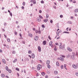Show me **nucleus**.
<instances>
[{
	"label": "nucleus",
	"instance_id": "f257e3e1",
	"mask_svg": "<svg viewBox=\"0 0 78 78\" xmlns=\"http://www.w3.org/2000/svg\"><path fill=\"white\" fill-rule=\"evenodd\" d=\"M60 49H62V50H64V48H65V44H63V45H62V46L59 47Z\"/></svg>",
	"mask_w": 78,
	"mask_h": 78
},
{
	"label": "nucleus",
	"instance_id": "f03ea898",
	"mask_svg": "<svg viewBox=\"0 0 78 78\" xmlns=\"http://www.w3.org/2000/svg\"><path fill=\"white\" fill-rule=\"evenodd\" d=\"M72 67L74 69H77V68H78V65L76 66L75 64H73L72 65Z\"/></svg>",
	"mask_w": 78,
	"mask_h": 78
},
{
	"label": "nucleus",
	"instance_id": "7ed1b4c3",
	"mask_svg": "<svg viewBox=\"0 0 78 78\" xmlns=\"http://www.w3.org/2000/svg\"><path fill=\"white\" fill-rule=\"evenodd\" d=\"M35 33L37 34L38 33V34H41V30L38 31L37 30H36Z\"/></svg>",
	"mask_w": 78,
	"mask_h": 78
},
{
	"label": "nucleus",
	"instance_id": "20e7f679",
	"mask_svg": "<svg viewBox=\"0 0 78 78\" xmlns=\"http://www.w3.org/2000/svg\"><path fill=\"white\" fill-rule=\"evenodd\" d=\"M34 39L35 41H36L38 40V39H39V37H38V36H36L35 37Z\"/></svg>",
	"mask_w": 78,
	"mask_h": 78
},
{
	"label": "nucleus",
	"instance_id": "39448f33",
	"mask_svg": "<svg viewBox=\"0 0 78 78\" xmlns=\"http://www.w3.org/2000/svg\"><path fill=\"white\" fill-rule=\"evenodd\" d=\"M37 48H38V51H39V52H41V47L38 46V47Z\"/></svg>",
	"mask_w": 78,
	"mask_h": 78
},
{
	"label": "nucleus",
	"instance_id": "423d86ee",
	"mask_svg": "<svg viewBox=\"0 0 78 78\" xmlns=\"http://www.w3.org/2000/svg\"><path fill=\"white\" fill-rule=\"evenodd\" d=\"M61 32V30H60L58 32H56V33L57 34V36H59V33Z\"/></svg>",
	"mask_w": 78,
	"mask_h": 78
},
{
	"label": "nucleus",
	"instance_id": "0eeeda50",
	"mask_svg": "<svg viewBox=\"0 0 78 78\" xmlns=\"http://www.w3.org/2000/svg\"><path fill=\"white\" fill-rule=\"evenodd\" d=\"M43 45H46L47 44V41H44L43 42Z\"/></svg>",
	"mask_w": 78,
	"mask_h": 78
},
{
	"label": "nucleus",
	"instance_id": "6e6552de",
	"mask_svg": "<svg viewBox=\"0 0 78 78\" xmlns=\"http://www.w3.org/2000/svg\"><path fill=\"white\" fill-rule=\"evenodd\" d=\"M35 55H34V54L32 53V58H33V59L35 57Z\"/></svg>",
	"mask_w": 78,
	"mask_h": 78
},
{
	"label": "nucleus",
	"instance_id": "1a4fd4ad",
	"mask_svg": "<svg viewBox=\"0 0 78 78\" xmlns=\"http://www.w3.org/2000/svg\"><path fill=\"white\" fill-rule=\"evenodd\" d=\"M41 74L43 76H45V73L44 72H42Z\"/></svg>",
	"mask_w": 78,
	"mask_h": 78
},
{
	"label": "nucleus",
	"instance_id": "9d476101",
	"mask_svg": "<svg viewBox=\"0 0 78 78\" xmlns=\"http://www.w3.org/2000/svg\"><path fill=\"white\" fill-rule=\"evenodd\" d=\"M66 56L67 58H69V57H71V55H70V54H69L68 55H67Z\"/></svg>",
	"mask_w": 78,
	"mask_h": 78
},
{
	"label": "nucleus",
	"instance_id": "9b49d317",
	"mask_svg": "<svg viewBox=\"0 0 78 78\" xmlns=\"http://www.w3.org/2000/svg\"><path fill=\"white\" fill-rule=\"evenodd\" d=\"M68 49L69 51H72V49L70 48L69 47L68 48Z\"/></svg>",
	"mask_w": 78,
	"mask_h": 78
},
{
	"label": "nucleus",
	"instance_id": "f8f14e48",
	"mask_svg": "<svg viewBox=\"0 0 78 78\" xmlns=\"http://www.w3.org/2000/svg\"><path fill=\"white\" fill-rule=\"evenodd\" d=\"M67 23H69V24H72V22L70 21H68L67 22Z\"/></svg>",
	"mask_w": 78,
	"mask_h": 78
},
{
	"label": "nucleus",
	"instance_id": "ddd939ff",
	"mask_svg": "<svg viewBox=\"0 0 78 78\" xmlns=\"http://www.w3.org/2000/svg\"><path fill=\"white\" fill-rule=\"evenodd\" d=\"M2 62L4 63V64L6 63V62L5 61V60L4 59H2Z\"/></svg>",
	"mask_w": 78,
	"mask_h": 78
},
{
	"label": "nucleus",
	"instance_id": "4468645a",
	"mask_svg": "<svg viewBox=\"0 0 78 78\" xmlns=\"http://www.w3.org/2000/svg\"><path fill=\"white\" fill-rule=\"evenodd\" d=\"M28 36H30V37H33V35H32V34H28Z\"/></svg>",
	"mask_w": 78,
	"mask_h": 78
},
{
	"label": "nucleus",
	"instance_id": "2eb2a0df",
	"mask_svg": "<svg viewBox=\"0 0 78 78\" xmlns=\"http://www.w3.org/2000/svg\"><path fill=\"white\" fill-rule=\"evenodd\" d=\"M78 12V9H76L74 10V12Z\"/></svg>",
	"mask_w": 78,
	"mask_h": 78
},
{
	"label": "nucleus",
	"instance_id": "dca6fc26",
	"mask_svg": "<svg viewBox=\"0 0 78 78\" xmlns=\"http://www.w3.org/2000/svg\"><path fill=\"white\" fill-rule=\"evenodd\" d=\"M58 71H54V73H55V75L58 74Z\"/></svg>",
	"mask_w": 78,
	"mask_h": 78
},
{
	"label": "nucleus",
	"instance_id": "f3484780",
	"mask_svg": "<svg viewBox=\"0 0 78 78\" xmlns=\"http://www.w3.org/2000/svg\"><path fill=\"white\" fill-rule=\"evenodd\" d=\"M56 65L57 66H59V63L58 62H56Z\"/></svg>",
	"mask_w": 78,
	"mask_h": 78
},
{
	"label": "nucleus",
	"instance_id": "a211bd4d",
	"mask_svg": "<svg viewBox=\"0 0 78 78\" xmlns=\"http://www.w3.org/2000/svg\"><path fill=\"white\" fill-rule=\"evenodd\" d=\"M60 59L61 60H62V61H63V60H64V58L62 57H61L60 58Z\"/></svg>",
	"mask_w": 78,
	"mask_h": 78
},
{
	"label": "nucleus",
	"instance_id": "6ab92c4d",
	"mask_svg": "<svg viewBox=\"0 0 78 78\" xmlns=\"http://www.w3.org/2000/svg\"><path fill=\"white\" fill-rule=\"evenodd\" d=\"M46 64H50V61L49 60L47 61L46 62Z\"/></svg>",
	"mask_w": 78,
	"mask_h": 78
},
{
	"label": "nucleus",
	"instance_id": "aec40b11",
	"mask_svg": "<svg viewBox=\"0 0 78 78\" xmlns=\"http://www.w3.org/2000/svg\"><path fill=\"white\" fill-rule=\"evenodd\" d=\"M25 61H29V58H26L24 59Z\"/></svg>",
	"mask_w": 78,
	"mask_h": 78
},
{
	"label": "nucleus",
	"instance_id": "412c9836",
	"mask_svg": "<svg viewBox=\"0 0 78 78\" xmlns=\"http://www.w3.org/2000/svg\"><path fill=\"white\" fill-rule=\"evenodd\" d=\"M37 20H38V22H41V19L40 18H37Z\"/></svg>",
	"mask_w": 78,
	"mask_h": 78
},
{
	"label": "nucleus",
	"instance_id": "4be33fe9",
	"mask_svg": "<svg viewBox=\"0 0 78 78\" xmlns=\"http://www.w3.org/2000/svg\"><path fill=\"white\" fill-rule=\"evenodd\" d=\"M33 4H36V0H33Z\"/></svg>",
	"mask_w": 78,
	"mask_h": 78
},
{
	"label": "nucleus",
	"instance_id": "5701e85b",
	"mask_svg": "<svg viewBox=\"0 0 78 78\" xmlns=\"http://www.w3.org/2000/svg\"><path fill=\"white\" fill-rule=\"evenodd\" d=\"M47 21H48V19H47L46 20H44V21L45 22V23H46V22H47Z\"/></svg>",
	"mask_w": 78,
	"mask_h": 78
},
{
	"label": "nucleus",
	"instance_id": "b1692460",
	"mask_svg": "<svg viewBox=\"0 0 78 78\" xmlns=\"http://www.w3.org/2000/svg\"><path fill=\"white\" fill-rule=\"evenodd\" d=\"M5 69H6V70H7V71H8L9 69H8V66H6L5 67Z\"/></svg>",
	"mask_w": 78,
	"mask_h": 78
},
{
	"label": "nucleus",
	"instance_id": "393cba45",
	"mask_svg": "<svg viewBox=\"0 0 78 78\" xmlns=\"http://www.w3.org/2000/svg\"><path fill=\"white\" fill-rule=\"evenodd\" d=\"M49 17V15H48V14H47L46 15V17L47 19H48V18Z\"/></svg>",
	"mask_w": 78,
	"mask_h": 78
},
{
	"label": "nucleus",
	"instance_id": "a878e982",
	"mask_svg": "<svg viewBox=\"0 0 78 78\" xmlns=\"http://www.w3.org/2000/svg\"><path fill=\"white\" fill-rule=\"evenodd\" d=\"M63 33H66L67 34H69V32L64 31L63 32Z\"/></svg>",
	"mask_w": 78,
	"mask_h": 78
},
{
	"label": "nucleus",
	"instance_id": "bb28decb",
	"mask_svg": "<svg viewBox=\"0 0 78 78\" xmlns=\"http://www.w3.org/2000/svg\"><path fill=\"white\" fill-rule=\"evenodd\" d=\"M17 61V59H16L15 60L13 61V63H15V62H16Z\"/></svg>",
	"mask_w": 78,
	"mask_h": 78
},
{
	"label": "nucleus",
	"instance_id": "cd10ccee",
	"mask_svg": "<svg viewBox=\"0 0 78 78\" xmlns=\"http://www.w3.org/2000/svg\"><path fill=\"white\" fill-rule=\"evenodd\" d=\"M66 64H65L64 65V67L65 69H66V70H67V69L66 68Z\"/></svg>",
	"mask_w": 78,
	"mask_h": 78
},
{
	"label": "nucleus",
	"instance_id": "c85d7f7f",
	"mask_svg": "<svg viewBox=\"0 0 78 78\" xmlns=\"http://www.w3.org/2000/svg\"><path fill=\"white\" fill-rule=\"evenodd\" d=\"M7 71L8 72H9V73H11V72H12L11 70V69H9V70H8V71Z\"/></svg>",
	"mask_w": 78,
	"mask_h": 78
},
{
	"label": "nucleus",
	"instance_id": "c756f323",
	"mask_svg": "<svg viewBox=\"0 0 78 78\" xmlns=\"http://www.w3.org/2000/svg\"><path fill=\"white\" fill-rule=\"evenodd\" d=\"M39 16L40 19H43V17L42 16H41V15H39Z\"/></svg>",
	"mask_w": 78,
	"mask_h": 78
},
{
	"label": "nucleus",
	"instance_id": "7c9ffc66",
	"mask_svg": "<svg viewBox=\"0 0 78 78\" xmlns=\"http://www.w3.org/2000/svg\"><path fill=\"white\" fill-rule=\"evenodd\" d=\"M52 44V42H51V41L49 43L50 46H51Z\"/></svg>",
	"mask_w": 78,
	"mask_h": 78
},
{
	"label": "nucleus",
	"instance_id": "2f4dec72",
	"mask_svg": "<svg viewBox=\"0 0 78 78\" xmlns=\"http://www.w3.org/2000/svg\"><path fill=\"white\" fill-rule=\"evenodd\" d=\"M1 76L2 77H5V75H4V74H1Z\"/></svg>",
	"mask_w": 78,
	"mask_h": 78
},
{
	"label": "nucleus",
	"instance_id": "473e14b6",
	"mask_svg": "<svg viewBox=\"0 0 78 78\" xmlns=\"http://www.w3.org/2000/svg\"><path fill=\"white\" fill-rule=\"evenodd\" d=\"M72 57V59L73 60V59H74V55H73L71 56Z\"/></svg>",
	"mask_w": 78,
	"mask_h": 78
},
{
	"label": "nucleus",
	"instance_id": "72a5a7b5",
	"mask_svg": "<svg viewBox=\"0 0 78 78\" xmlns=\"http://www.w3.org/2000/svg\"><path fill=\"white\" fill-rule=\"evenodd\" d=\"M7 41L9 42H10V39H9V38H7Z\"/></svg>",
	"mask_w": 78,
	"mask_h": 78
},
{
	"label": "nucleus",
	"instance_id": "f704fd0d",
	"mask_svg": "<svg viewBox=\"0 0 78 78\" xmlns=\"http://www.w3.org/2000/svg\"><path fill=\"white\" fill-rule=\"evenodd\" d=\"M28 52L29 54H31V51L29 50Z\"/></svg>",
	"mask_w": 78,
	"mask_h": 78
},
{
	"label": "nucleus",
	"instance_id": "c9c22d12",
	"mask_svg": "<svg viewBox=\"0 0 78 78\" xmlns=\"http://www.w3.org/2000/svg\"><path fill=\"white\" fill-rule=\"evenodd\" d=\"M47 67L48 69H50V65H48Z\"/></svg>",
	"mask_w": 78,
	"mask_h": 78
},
{
	"label": "nucleus",
	"instance_id": "e433bc0d",
	"mask_svg": "<svg viewBox=\"0 0 78 78\" xmlns=\"http://www.w3.org/2000/svg\"><path fill=\"white\" fill-rule=\"evenodd\" d=\"M12 53L13 54H16V51H12Z\"/></svg>",
	"mask_w": 78,
	"mask_h": 78
},
{
	"label": "nucleus",
	"instance_id": "4c0bfd02",
	"mask_svg": "<svg viewBox=\"0 0 78 78\" xmlns=\"http://www.w3.org/2000/svg\"><path fill=\"white\" fill-rule=\"evenodd\" d=\"M37 70H40V67H38L37 68Z\"/></svg>",
	"mask_w": 78,
	"mask_h": 78
},
{
	"label": "nucleus",
	"instance_id": "58836bf2",
	"mask_svg": "<svg viewBox=\"0 0 78 78\" xmlns=\"http://www.w3.org/2000/svg\"><path fill=\"white\" fill-rule=\"evenodd\" d=\"M16 70H17V71H19V69L18 68H16Z\"/></svg>",
	"mask_w": 78,
	"mask_h": 78
},
{
	"label": "nucleus",
	"instance_id": "ea45409f",
	"mask_svg": "<svg viewBox=\"0 0 78 78\" xmlns=\"http://www.w3.org/2000/svg\"><path fill=\"white\" fill-rule=\"evenodd\" d=\"M4 26H6V25H7V24L6 23H4Z\"/></svg>",
	"mask_w": 78,
	"mask_h": 78
},
{
	"label": "nucleus",
	"instance_id": "a19ab883",
	"mask_svg": "<svg viewBox=\"0 0 78 78\" xmlns=\"http://www.w3.org/2000/svg\"><path fill=\"white\" fill-rule=\"evenodd\" d=\"M72 54H73V56H75V55H76L75 53L74 52H73Z\"/></svg>",
	"mask_w": 78,
	"mask_h": 78
},
{
	"label": "nucleus",
	"instance_id": "79ce46f5",
	"mask_svg": "<svg viewBox=\"0 0 78 78\" xmlns=\"http://www.w3.org/2000/svg\"><path fill=\"white\" fill-rule=\"evenodd\" d=\"M54 50L55 51H56L57 50V49L56 48V46L55 47Z\"/></svg>",
	"mask_w": 78,
	"mask_h": 78
},
{
	"label": "nucleus",
	"instance_id": "37998d69",
	"mask_svg": "<svg viewBox=\"0 0 78 78\" xmlns=\"http://www.w3.org/2000/svg\"><path fill=\"white\" fill-rule=\"evenodd\" d=\"M41 3H42L43 4H44V1L42 0L41 1Z\"/></svg>",
	"mask_w": 78,
	"mask_h": 78
},
{
	"label": "nucleus",
	"instance_id": "c03bdc74",
	"mask_svg": "<svg viewBox=\"0 0 78 78\" xmlns=\"http://www.w3.org/2000/svg\"><path fill=\"white\" fill-rule=\"evenodd\" d=\"M76 76H78V72H76Z\"/></svg>",
	"mask_w": 78,
	"mask_h": 78
},
{
	"label": "nucleus",
	"instance_id": "a18cd8bd",
	"mask_svg": "<svg viewBox=\"0 0 78 78\" xmlns=\"http://www.w3.org/2000/svg\"><path fill=\"white\" fill-rule=\"evenodd\" d=\"M42 28H45V26H44V25L43 24L42 25Z\"/></svg>",
	"mask_w": 78,
	"mask_h": 78
},
{
	"label": "nucleus",
	"instance_id": "49530a36",
	"mask_svg": "<svg viewBox=\"0 0 78 78\" xmlns=\"http://www.w3.org/2000/svg\"><path fill=\"white\" fill-rule=\"evenodd\" d=\"M9 14L11 16H12V12H10V13H9Z\"/></svg>",
	"mask_w": 78,
	"mask_h": 78
},
{
	"label": "nucleus",
	"instance_id": "de8ad7c7",
	"mask_svg": "<svg viewBox=\"0 0 78 78\" xmlns=\"http://www.w3.org/2000/svg\"><path fill=\"white\" fill-rule=\"evenodd\" d=\"M25 41H22V43L23 44H25Z\"/></svg>",
	"mask_w": 78,
	"mask_h": 78
},
{
	"label": "nucleus",
	"instance_id": "09e8293b",
	"mask_svg": "<svg viewBox=\"0 0 78 78\" xmlns=\"http://www.w3.org/2000/svg\"><path fill=\"white\" fill-rule=\"evenodd\" d=\"M60 17H61V18H62V17H63V16H62V15H60Z\"/></svg>",
	"mask_w": 78,
	"mask_h": 78
},
{
	"label": "nucleus",
	"instance_id": "8fccbe9b",
	"mask_svg": "<svg viewBox=\"0 0 78 78\" xmlns=\"http://www.w3.org/2000/svg\"><path fill=\"white\" fill-rule=\"evenodd\" d=\"M34 61H33V60H32L31 61V64H33V62H34Z\"/></svg>",
	"mask_w": 78,
	"mask_h": 78
},
{
	"label": "nucleus",
	"instance_id": "3c124183",
	"mask_svg": "<svg viewBox=\"0 0 78 78\" xmlns=\"http://www.w3.org/2000/svg\"><path fill=\"white\" fill-rule=\"evenodd\" d=\"M61 68L62 69H63V68H64V66H61Z\"/></svg>",
	"mask_w": 78,
	"mask_h": 78
},
{
	"label": "nucleus",
	"instance_id": "603ef678",
	"mask_svg": "<svg viewBox=\"0 0 78 78\" xmlns=\"http://www.w3.org/2000/svg\"><path fill=\"white\" fill-rule=\"evenodd\" d=\"M48 37L49 39H50V40H51V37H50V36H48Z\"/></svg>",
	"mask_w": 78,
	"mask_h": 78
},
{
	"label": "nucleus",
	"instance_id": "864d4df0",
	"mask_svg": "<svg viewBox=\"0 0 78 78\" xmlns=\"http://www.w3.org/2000/svg\"><path fill=\"white\" fill-rule=\"evenodd\" d=\"M23 5H25V2H23Z\"/></svg>",
	"mask_w": 78,
	"mask_h": 78
},
{
	"label": "nucleus",
	"instance_id": "5fc2aeb1",
	"mask_svg": "<svg viewBox=\"0 0 78 78\" xmlns=\"http://www.w3.org/2000/svg\"><path fill=\"white\" fill-rule=\"evenodd\" d=\"M50 23H53V20H50Z\"/></svg>",
	"mask_w": 78,
	"mask_h": 78
},
{
	"label": "nucleus",
	"instance_id": "6e6d98bb",
	"mask_svg": "<svg viewBox=\"0 0 78 78\" xmlns=\"http://www.w3.org/2000/svg\"><path fill=\"white\" fill-rule=\"evenodd\" d=\"M39 13H42V11L41 10H40L39 11Z\"/></svg>",
	"mask_w": 78,
	"mask_h": 78
},
{
	"label": "nucleus",
	"instance_id": "4d7b16f0",
	"mask_svg": "<svg viewBox=\"0 0 78 78\" xmlns=\"http://www.w3.org/2000/svg\"><path fill=\"white\" fill-rule=\"evenodd\" d=\"M4 36L5 37V38H6L7 36H6V34H4Z\"/></svg>",
	"mask_w": 78,
	"mask_h": 78
},
{
	"label": "nucleus",
	"instance_id": "13d9d810",
	"mask_svg": "<svg viewBox=\"0 0 78 78\" xmlns=\"http://www.w3.org/2000/svg\"><path fill=\"white\" fill-rule=\"evenodd\" d=\"M45 78H48V76L47 75H46L45 76Z\"/></svg>",
	"mask_w": 78,
	"mask_h": 78
},
{
	"label": "nucleus",
	"instance_id": "bf43d9fd",
	"mask_svg": "<svg viewBox=\"0 0 78 78\" xmlns=\"http://www.w3.org/2000/svg\"><path fill=\"white\" fill-rule=\"evenodd\" d=\"M2 51H3L2 50L0 49V52L2 53Z\"/></svg>",
	"mask_w": 78,
	"mask_h": 78
},
{
	"label": "nucleus",
	"instance_id": "052dcab7",
	"mask_svg": "<svg viewBox=\"0 0 78 78\" xmlns=\"http://www.w3.org/2000/svg\"><path fill=\"white\" fill-rule=\"evenodd\" d=\"M15 35H17V32H15Z\"/></svg>",
	"mask_w": 78,
	"mask_h": 78
},
{
	"label": "nucleus",
	"instance_id": "680f3d73",
	"mask_svg": "<svg viewBox=\"0 0 78 78\" xmlns=\"http://www.w3.org/2000/svg\"><path fill=\"white\" fill-rule=\"evenodd\" d=\"M55 45H58V43H55Z\"/></svg>",
	"mask_w": 78,
	"mask_h": 78
},
{
	"label": "nucleus",
	"instance_id": "e2e57ef3",
	"mask_svg": "<svg viewBox=\"0 0 78 78\" xmlns=\"http://www.w3.org/2000/svg\"><path fill=\"white\" fill-rule=\"evenodd\" d=\"M24 72L25 73H26V70H25V69H24Z\"/></svg>",
	"mask_w": 78,
	"mask_h": 78
},
{
	"label": "nucleus",
	"instance_id": "0e129e2a",
	"mask_svg": "<svg viewBox=\"0 0 78 78\" xmlns=\"http://www.w3.org/2000/svg\"><path fill=\"white\" fill-rule=\"evenodd\" d=\"M73 3H76V2L75 1H73Z\"/></svg>",
	"mask_w": 78,
	"mask_h": 78
},
{
	"label": "nucleus",
	"instance_id": "69168bd1",
	"mask_svg": "<svg viewBox=\"0 0 78 78\" xmlns=\"http://www.w3.org/2000/svg\"><path fill=\"white\" fill-rule=\"evenodd\" d=\"M71 64H72V62H70L69 63V66H71Z\"/></svg>",
	"mask_w": 78,
	"mask_h": 78
},
{
	"label": "nucleus",
	"instance_id": "338daca9",
	"mask_svg": "<svg viewBox=\"0 0 78 78\" xmlns=\"http://www.w3.org/2000/svg\"><path fill=\"white\" fill-rule=\"evenodd\" d=\"M30 2L31 3H32V2H33V0H31Z\"/></svg>",
	"mask_w": 78,
	"mask_h": 78
},
{
	"label": "nucleus",
	"instance_id": "774afa93",
	"mask_svg": "<svg viewBox=\"0 0 78 78\" xmlns=\"http://www.w3.org/2000/svg\"><path fill=\"white\" fill-rule=\"evenodd\" d=\"M59 38H60V36L58 37L57 39H59Z\"/></svg>",
	"mask_w": 78,
	"mask_h": 78
}]
</instances>
